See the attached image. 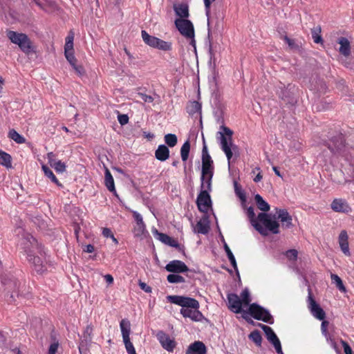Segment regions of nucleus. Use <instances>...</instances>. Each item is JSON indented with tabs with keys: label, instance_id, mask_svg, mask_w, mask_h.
<instances>
[{
	"label": "nucleus",
	"instance_id": "nucleus-57",
	"mask_svg": "<svg viewBox=\"0 0 354 354\" xmlns=\"http://www.w3.org/2000/svg\"><path fill=\"white\" fill-rule=\"evenodd\" d=\"M341 344L344 348V351L345 354H353L352 349L346 342L341 340Z\"/></svg>",
	"mask_w": 354,
	"mask_h": 354
},
{
	"label": "nucleus",
	"instance_id": "nucleus-46",
	"mask_svg": "<svg viewBox=\"0 0 354 354\" xmlns=\"http://www.w3.org/2000/svg\"><path fill=\"white\" fill-rule=\"evenodd\" d=\"M167 279L171 283H184L185 281L183 277L176 274H169Z\"/></svg>",
	"mask_w": 354,
	"mask_h": 354
},
{
	"label": "nucleus",
	"instance_id": "nucleus-52",
	"mask_svg": "<svg viewBox=\"0 0 354 354\" xmlns=\"http://www.w3.org/2000/svg\"><path fill=\"white\" fill-rule=\"evenodd\" d=\"M65 57L68 62L71 64V65H74V64L76 63L77 59L74 56V52L73 51H67L64 52Z\"/></svg>",
	"mask_w": 354,
	"mask_h": 354
},
{
	"label": "nucleus",
	"instance_id": "nucleus-26",
	"mask_svg": "<svg viewBox=\"0 0 354 354\" xmlns=\"http://www.w3.org/2000/svg\"><path fill=\"white\" fill-rule=\"evenodd\" d=\"M206 353V346L202 342H195L189 345L186 354H205Z\"/></svg>",
	"mask_w": 354,
	"mask_h": 354
},
{
	"label": "nucleus",
	"instance_id": "nucleus-51",
	"mask_svg": "<svg viewBox=\"0 0 354 354\" xmlns=\"http://www.w3.org/2000/svg\"><path fill=\"white\" fill-rule=\"evenodd\" d=\"M118 113V120L119 123L123 126L129 122V116L127 114H121L118 111H116Z\"/></svg>",
	"mask_w": 354,
	"mask_h": 354
},
{
	"label": "nucleus",
	"instance_id": "nucleus-25",
	"mask_svg": "<svg viewBox=\"0 0 354 354\" xmlns=\"http://www.w3.org/2000/svg\"><path fill=\"white\" fill-rule=\"evenodd\" d=\"M277 218L282 223V227L290 228L292 226V216L286 209H277Z\"/></svg>",
	"mask_w": 354,
	"mask_h": 354
},
{
	"label": "nucleus",
	"instance_id": "nucleus-15",
	"mask_svg": "<svg viewBox=\"0 0 354 354\" xmlns=\"http://www.w3.org/2000/svg\"><path fill=\"white\" fill-rule=\"evenodd\" d=\"M209 192L207 190H201L196 199V204L199 211L201 212H207L212 205V201Z\"/></svg>",
	"mask_w": 354,
	"mask_h": 354
},
{
	"label": "nucleus",
	"instance_id": "nucleus-42",
	"mask_svg": "<svg viewBox=\"0 0 354 354\" xmlns=\"http://www.w3.org/2000/svg\"><path fill=\"white\" fill-rule=\"evenodd\" d=\"M331 281L333 283L335 284L336 287L342 292L346 291V288L343 284L342 280L341 278L335 274H331L330 275Z\"/></svg>",
	"mask_w": 354,
	"mask_h": 354
},
{
	"label": "nucleus",
	"instance_id": "nucleus-32",
	"mask_svg": "<svg viewBox=\"0 0 354 354\" xmlns=\"http://www.w3.org/2000/svg\"><path fill=\"white\" fill-rule=\"evenodd\" d=\"M209 225L205 221L200 220L194 227V232L198 234H206L209 232Z\"/></svg>",
	"mask_w": 354,
	"mask_h": 354
},
{
	"label": "nucleus",
	"instance_id": "nucleus-55",
	"mask_svg": "<svg viewBox=\"0 0 354 354\" xmlns=\"http://www.w3.org/2000/svg\"><path fill=\"white\" fill-rule=\"evenodd\" d=\"M215 0H204L205 14L207 17H209L210 14V6L212 2Z\"/></svg>",
	"mask_w": 354,
	"mask_h": 354
},
{
	"label": "nucleus",
	"instance_id": "nucleus-58",
	"mask_svg": "<svg viewBox=\"0 0 354 354\" xmlns=\"http://www.w3.org/2000/svg\"><path fill=\"white\" fill-rule=\"evenodd\" d=\"M201 104L196 101H194L192 103V112L196 113V112L201 111Z\"/></svg>",
	"mask_w": 354,
	"mask_h": 354
},
{
	"label": "nucleus",
	"instance_id": "nucleus-5",
	"mask_svg": "<svg viewBox=\"0 0 354 354\" xmlns=\"http://www.w3.org/2000/svg\"><path fill=\"white\" fill-rule=\"evenodd\" d=\"M7 36L11 42L18 45L24 53L28 55L32 51L31 41L26 34L10 30L8 32Z\"/></svg>",
	"mask_w": 354,
	"mask_h": 354
},
{
	"label": "nucleus",
	"instance_id": "nucleus-29",
	"mask_svg": "<svg viewBox=\"0 0 354 354\" xmlns=\"http://www.w3.org/2000/svg\"><path fill=\"white\" fill-rule=\"evenodd\" d=\"M348 235L346 231H342L339 236V243L342 251L344 254L349 256V247L348 241Z\"/></svg>",
	"mask_w": 354,
	"mask_h": 354
},
{
	"label": "nucleus",
	"instance_id": "nucleus-8",
	"mask_svg": "<svg viewBox=\"0 0 354 354\" xmlns=\"http://www.w3.org/2000/svg\"><path fill=\"white\" fill-rule=\"evenodd\" d=\"M167 300L174 304L178 305L182 308H199V302L189 297L179 296V295H169L167 297Z\"/></svg>",
	"mask_w": 354,
	"mask_h": 354
},
{
	"label": "nucleus",
	"instance_id": "nucleus-10",
	"mask_svg": "<svg viewBox=\"0 0 354 354\" xmlns=\"http://www.w3.org/2000/svg\"><path fill=\"white\" fill-rule=\"evenodd\" d=\"M93 326L91 324H88L84 330L81 337V341L79 344V351L80 354H86L88 348L92 343Z\"/></svg>",
	"mask_w": 354,
	"mask_h": 354
},
{
	"label": "nucleus",
	"instance_id": "nucleus-30",
	"mask_svg": "<svg viewBox=\"0 0 354 354\" xmlns=\"http://www.w3.org/2000/svg\"><path fill=\"white\" fill-rule=\"evenodd\" d=\"M174 10L179 19H187L189 17V8L186 3H179L174 6Z\"/></svg>",
	"mask_w": 354,
	"mask_h": 354
},
{
	"label": "nucleus",
	"instance_id": "nucleus-50",
	"mask_svg": "<svg viewBox=\"0 0 354 354\" xmlns=\"http://www.w3.org/2000/svg\"><path fill=\"white\" fill-rule=\"evenodd\" d=\"M53 165H50L57 172L63 173L66 170V165L61 160H53Z\"/></svg>",
	"mask_w": 354,
	"mask_h": 354
},
{
	"label": "nucleus",
	"instance_id": "nucleus-48",
	"mask_svg": "<svg viewBox=\"0 0 354 354\" xmlns=\"http://www.w3.org/2000/svg\"><path fill=\"white\" fill-rule=\"evenodd\" d=\"M212 177V174H207L206 178L204 180V187H203L202 184L201 185V190H207V192H211Z\"/></svg>",
	"mask_w": 354,
	"mask_h": 354
},
{
	"label": "nucleus",
	"instance_id": "nucleus-17",
	"mask_svg": "<svg viewBox=\"0 0 354 354\" xmlns=\"http://www.w3.org/2000/svg\"><path fill=\"white\" fill-rule=\"evenodd\" d=\"M228 301V308L234 313H243L242 304L239 297L235 293H229L227 295Z\"/></svg>",
	"mask_w": 354,
	"mask_h": 354
},
{
	"label": "nucleus",
	"instance_id": "nucleus-56",
	"mask_svg": "<svg viewBox=\"0 0 354 354\" xmlns=\"http://www.w3.org/2000/svg\"><path fill=\"white\" fill-rule=\"evenodd\" d=\"M286 43L288 44V46L293 49H297L299 48V46L295 43L294 39H290L287 36L284 38Z\"/></svg>",
	"mask_w": 354,
	"mask_h": 354
},
{
	"label": "nucleus",
	"instance_id": "nucleus-49",
	"mask_svg": "<svg viewBox=\"0 0 354 354\" xmlns=\"http://www.w3.org/2000/svg\"><path fill=\"white\" fill-rule=\"evenodd\" d=\"M241 301L243 306L250 305V303L251 301L250 295L249 290L247 288L244 289L242 291V292L241 294Z\"/></svg>",
	"mask_w": 354,
	"mask_h": 354
},
{
	"label": "nucleus",
	"instance_id": "nucleus-38",
	"mask_svg": "<svg viewBox=\"0 0 354 354\" xmlns=\"http://www.w3.org/2000/svg\"><path fill=\"white\" fill-rule=\"evenodd\" d=\"M141 35L144 42L153 48L155 42L156 41L157 37L149 35L146 30H142Z\"/></svg>",
	"mask_w": 354,
	"mask_h": 354
},
{
	"label": "nucleus",
	"instance_id": "nucleus-12",
	"mask_svg": "<svg viewBox=\"0 0 354 354\" xmlns=\"http://www.w3.org/2000/svg\"><path fill=\"white\" fill-rule=\"evenodd\" d=\"M258 221L261 223L266 231H270L273 234H279V224L277 221L272 220L270 216L265 212H261L258 214ZM268 233L267 232V234Z\"/></svg>",
	"mask_w": 354,
	"mask_h": 354
},
{
	"label": "nucleus",
	"instance_id": "nucleus-62",
	"mask_svg": "<svg viewBox=\"0 0 354 354\" xmlns=\"http://www.w3.org/2000/svg\"><path fill=\"white\" fill-rule=\"evenodd\" d=\"M139 285H140V287L141 288V289L143 290L145 292H151V288L150 286H147L145 283L140 282Z\"/></svg>",
	"mask_w": 354,
	"mask_h": 354
},
{
	"label": "nucleus",
	"instance_id": "nucleus-27",
	"mask_svg": "<svg viewBox=\"0 0 354 354\" xmlns=\"http://www.w3.org/2000/svg\"><path fill=\"white\" fill-rule=\"evenodd\" d=\"M338 44L340 45L339 52L341 55L348 57L351 54V44L347 38L341 37L338 39Z\"/></svg>",
	"mask_w": 354,
	"mask_h": 354
},
{
	"label": "nucleus",
	"instance_id": "nucleus-34",
	"mask_svg": "<svg viewBox=\"0 0 354 354\" xmlns=\"http://www.w3.org/2000/svg\"><path fill=\"white\" fill-rule=\"evenodd\" d=\"M12 157L11 156L2 151L0 150V165L6 167V168L12 167Z\"/></svg>",
	"mask_w": 354,
	"mask_h": 354
},
{
	"label": "nucleus",
	"instance_id": "nucleus-4",
	"mask_svg": "<svg viewBox=\"0 0 354 354\" xmlns=\"http://www.w3.org/2000/svg\"><path fill=\"white\" fill-rule=\"evenodd\" d=\"M247 313L257 320H261L270 324H273V318L269 311L256 303L250 304L248 311H243V317L248 321L245 315Z\"/></svg>",
	"mask_w": 354,
	"mask_h": 354
},
{
	"label": "nucleus",
	"instance_id": "nucleus-19",
	"mask_svg": "<svg viewBox=\"0 0 354 354\" xmlns=\"http://www.w3.org/2000/svg\"><path fill=\"white\" fill-rule=\"evenodd\" d=\"M246 214L250 221L251 225L254 227V229L257 231H258L261 235L267 236L266 230L264 229L263 227L256 219L254 208L252 206L249 207L247 209Z\"/></svg>",
	"mask_w": 354,
	"mask_h": 354
},
{
	"label": "nucleus",
	"instance_id": "nucleus-9",
	"mask_svg": "<svg viewBox=\"0 0 354 354\" xmlns=\"http://www.w3.org/2000/svg\"><path fill=\"white\" fill-rule=\"evenodd\" d=\"M344 138L342 133H338L331 138L327 143L328 148L335 156H342L344 152Z\"/></svg>",
	"mask_w": 354,
	"mask_h": 354
},
{
	"label": "nucleus",
	"instance_id": "nucleus-41",
	"mask_svg": "<svg viewBox=\"0 0 354 354\" xmlns=\"http://www.w3.org/2000/svg\"><path fill=\"white\" fill-rule=\"evenodd\" d=\"M190 150V143L189 140L184 142L180 149V155L183 161L185 162L187 160Z\"/></svg>",
	"mask_w": 354,
	"mask_h": 354
},
{
	"label": "nucleus",
	"instance_id": "nucleus-45",
	"mask_svg": "<svg viewBox=\"0 0 354 354\" xmlns=\"http://www.w3.org/2000/svg\"><path fill=\"white\" fill-rule=\"evenodd\" d=\"M234 191L236 195L240 198L241 201V203L243 206H245V203L246 202V196L244 192L242 189L238 185L236 182H234Z\"/></svg>",
	"mask_w": 354,
	"mask_h": 354
},
{
	"label": "nucleus",
	"instance_id": "nucleus-18",
	"mask_svg": "<svg viewBox=\"0 0 354 354\" xmlns=\"http://www.w3.org/2000/svg\"><path fill=\"white\" fill-rule=\"evenodd\" d=\"M167 271L173 273H183L189 270L186 264L180 260H173L165 266Z\"/></svg>",
	"mask_w": 354,
	"mask_h": 354
},
{
	"label": "nucleus",
	"instance_id": "nucleus-54",
	"mask_svg": "<svg viewBox=\"0 0 354 354\" xmlns=\"http://www.w3.org/2000/svg\"><path fill=\"white\" fill-rule=\"evenodd\" d=\"M59 347L58 342H55L52 343L48 348V354H55L57 351Z\"/></svg>",
	"mask_w": 354,
	"mask_h": 354
},
{
	"label": "nucleus",
	"instance_id": "nucleus-6",
	"mask_svg": "<svg viewBox=\"0 0 354 354\" xmlns=\"http://www.w3.org/2000/svg\"><path fill=\"white\" fill-rule=\"evenodd\" d=\"M214 174L213 160L208 153L207 147L204 141L202 150V174L201 177V181H202L203 187H204V180L205 179L207 174Z\"/></svg>",
	"mask_w": 354,
	"mask_h": 354
},
{
	"label": "nucleus",
	"instance_id": "nucleus-44",
	"mask_svg": "<svg viewBox=\"0 0 354 354\" xmlns=\"http://www.w3.org/2000/svg\"><path fill=\"white\" fill-rule=\"evenodd\" d=\"M165 142L169 147H174L178 142L177 136L173 133L166 134L165 136Z\"/></svg>",
	"mask_w": 354,
	"mask_h": 354
},
{
	"label": "nucleus",
	"instance_id": "nucleus-14",
	"mask_svg": "<svg viewBox=\"0 0 354 354\" xmlns=\"http://www.w3.org/2000/svg\"><path fill=\"white\" fill-rule=\"evenodd\" d=\"M308 307L311 314L319 320H324L326 313L320 306L316 302L309 290L308 296Z\"/></svg>",
	"mask_w": 354,
	"mask_h": 354
},
{
	"label": "nucleus",
	"instance_id": "nucleus-39",
	"mask_svg": "<svg viewBox=\"0 0 354 354\" xmlns=\"http://www.w3.org/2000/svg\"><path fill=\"white\" fill-rule=\"evenodd\" d=\"M321 27L317 26L311 30L312 38L315 43L322 44L323 39L321 36Z\"/></svg>",
	"mask_w": 354,
	"mask_h": 354
},
{
	"label": "nucleus",
	"instance_id": "nucleus-37",
	"mask_svg": "<svg viewBox=\"0 0 354 354\" xmlns=\"http://www.w3.org/2000/svg\"><path fill=\"white\" fill-rule=\"evenodd\" d=\"M8 137L17 144H23L26 142L25 138L17 133L15 129L10 130Z\"/></svg>",
	"mask_w": 354,
	"mask_h": 354
},
{
	"label": "nucleus",
	"instance_id": "nucleus-43",
	"mask_svg": "<svg viewBox=\"0 0 354 354\" xmlns=\"http://www.w3.org/2000/svg\"><path fill=\"white\" fill-rule=\"evenodd\" d=\"M224 248H225V251L227 254V256L231 263V265L232 266V267L234 268L235 270L238 271V268H237V264H236L235 257H234V254H232L231 250L230 249V248L228 247V245L226 243H225V245H224Z\"/></svg>",
	"mask_w": 354,
	"mask_h": 354
},
{
	"label": "nucleus",
	"instance_id": "nucleus-2",
	"mask_svg": "<svg viewBox=\"0 0 354 354\" xmlns=\"http://www.w3.org/2000/svg\"><path fill=\"white\" fill-rule=\"evenodd\" d=\"M220 129L217 133V139L219 140L221 149L225 153L230 166L233 154L239 152L238 147L232 142L233 131L230 128L221 125Z\"/></svg>",
	"mask_w": 354,
	"mask_h": 354
},
{
	"label": "nucleus",
	"instance_id": "nucleus-35",
	"mask_svg": "<svg viewBox=\"0 0 354 354\" xmlns=\"http://www.w3.org/2000/svg\"><path fill=\"white\" fill-rule=\"evenodd\" d=\"M41 169L45 176L49 178L52 182H53L59 187H62V185L59 182V180H57L52 170L48 166L43 165Z\"/></svg>",
	"mask_w": 354,
	"mask_h": 354
},
{
	"label": "nucleus",
	"instance_id": "nucleus-13",
	"mask_svg": "<svg viewBox=\"0 0 354 354\" xmlns=\"http://www.w3.org/2000/svg\"><path fill=\"white\" fill-rule=\"evenodd\" d=\"M259 326L265 333L267 339L274 346L276 352L279 354H282L281 342L272 328L261 324Z\"/></svg>",
	"mask_w": 354,
	"mask_h": 354
},
{
	"label": "nucleus",
	"instance_id": "nucleus-33",
	"mask_svg": "<svg viewBox=\"0 0 354 354\" xmlns=\"http://www.w3.org/2000/svg\"><path fill=\"white\" fill-rule=\"evenodd\" d=\"M254 200L257 205V207L259 209L264 212L265 213L270 210V205L262 198L261 195H259V194H256L254 196Z\"/></svg>",
	"mask_w": 354,
	"mask_h": 354
},
{
	"label": "nucleus",
	"instance_id": "nucleus-1",
	"mask_svg": "<svg viewBox=\"0 0 354 354\" xmlns=\"http://www.w3.org/2000/svg\"><path fill=\"white\" fill-rule=\"evenodd\" d=\"M21 246L27 254L28 261L33 265L34 269L37 273L41 274L46 270V261L44 259L45 252L42 246L32 235H25L21 241Z\"/></svg>",
	"mask_w": 354,
	"mask_h": 354
},
{
	"label": "nucleus",
	"instance_id": "nucleus-20",
	"mask_svg": "<svg viewBox=\"0 0 354 354\" xmlns=\"http://www.w3.org/2000/svg\"><path fill=\"white\" fill-rule=\"evenodd\" d=\"M152 233L153 236L156 237V239H158L162 243L174 248L179 247V244L177 241H176L175 239L170 237L166 234L159 232L157 229H152Z\"/></svg>",
	"mask_w": 354,
	"mask_h": 354
},
{
	"label": "nucleus",
	"instance_id": "nucleus-47",
	"mask_svg": "<svg viewBox=\"0 0 354 354\" xmlns=\"http://www.w3.org/2000/svg\"><path fill=\"white\" fill-rule=\"evenodd\" d=\"M328 324H329V322L328 321H326V320L322 321V324H321L322 333L324 335V336L326 337V339H327L328 342L330 341V342L333 343V341L331 339L330 335L328 333V330H327Z\"/></svg>",
	"mask_w": 354,
	"mask_h": 354
},
{
	"label": "nucleus",
	"instance_id": "nucleus-28",
	"mask_svg": "<svg viewBox=\"0 0 354 354\" xmlns=\"http://www.w3.org/2000/svg\"><path fill=\"white\" fill-rule=\"evenodd\" d=\"M155 157L160 161H165L169 157V148L165 145H160L155 151Z\"/></svg>",
	"mask_w": 354,
	"mask_h": 354
},
{
	"label": "nucleus",
	"instance_id": "nucleus-36",
	"mask_svg": "<svg viewBox=\"0 0 354 354\" xmlns=\"http://www.w3.org/2000/svg\"><path fill=\"white\" fill-rule=\"evenodd\" d=\"M153 48H158L159 50L168 51L171 49V44L168 41H163L157 37L156 41Z\"/></svg>",
	"mask_w": 354,
	"mask_h": 354
},
{
	"label": "nucleus",
	"instance_id": "nucleus-23",
	"mask_svg": "<svg viewBox=\"0 0 354 354\" xmlns=\"http://www.w3.org/2000/svg\"><path fill=\"white\" fill-rule=\"evenodd\" d=\"M277 94L286 104H290L291 106H294L297 102L290 89L285 87H280L277 91Z\"/></svg>",
	"mask_w": 354,
	"mask_h": 354
},
{
	"label": "nucleus",
	"instance_id": "nucleus-63",
	"mask_svg": "<svg viewBox=\"0 0 354 354\" xmlns=\"http://www.w3.org/2000/svg\"><path fill=\"white\" fill-rule=\"evenodd\" d=\"M73 51V43L66 42L64 46V52Z\"/></svg>",
	"mask_w": 354,
	"mask_h": 354
},
{
	"label": "nucleus",
	"instance_id": "nucleus-21",
	"mask_svg": "<svg viewBox=\"0 0 354 354\" xmlns=\"http://www.w3.org/2000/svg\"><path fill=\"white\" fill-rule=\"evenodd\" d=\"M199 308H181L180 314L185 318H189L194 322H200L203 319V315Z\"/></svg>",
	"mask_w": 354,
	"mask_h": 354
},
{
	"label": "nucleus",
	"instance_id": "nucleus-7",
	"mask_svg": "<svg viewBox=\"0 0 354 354\" xmlns=\"http://www.w3.org/2000/svg\"><path fill=\"white\" fill-rule=\"evenodd\" d=\"M121 333L125 348L128 354H137L135 348L130 341L131 324L128 319H124L120 323Z\"/></svg>",
	"mask_w": 354,
	"mask_h": 354
},
{
	"label": "nucleus",
	"instance_id": "nucleus-24",
	"mask_svg": "<svg viewBox=\"0 0 354 354\" xmlns=\"http://www.w3.org/2000/svg\"><path fill=\"white\" fill-rule=\"evenodd\" d=\"M133 216L136 222V225L134 227V233L136 236H141L146 230V225L143 221L142 216L136 211L133 212Z\"/></svg>",
	"mask_w": 354,
	"mask_h": 354
},
{
	"label": "nucleus",
	"instance_id": "nucleus-40",
	"mask_svg": "<svg viewBox=\"0 0 354 354\" xmlns=\"http://www.w3.org/2000/svg\"><path fill=\"white\" fill-rule=\"evenodd\" d=\"M249 339L252 340L257 346H261L262 337L261 333L258 330H254L250 333L248 336Z\"/></svg>",
	"mask_w": 354,
	"mask_h": 354
},
{
	"label": "nucleus",
	"instance_id": "nucleus-60",
	"mask_svg": "<svg viewBox=\"0 0 354 354\" xmlns=\"http://www.w3.org/2000/svg\"><path fill=\"white\" fill-rule=\"evenodd\" d=\"M72 66L79 75H82L84 73V70L82 66L76 65V63L72 65Z\"/></svg>",
	"mask_w": 354,
	"mask_h": 354
},
{
	"label": "nucleus",
	"instance_id": "nucleus-64",
	"mask_svg": "<svg viewBox=\"0 0 354 354\" xmlns=\"http://www.w3.org/2000/svg\"><path fill=\"white\" fill-rule=\"evenodd\" d=\"M83 250L85 252L92 253L95 250V248L93 245L88 244L85 246V248Z\"/></svg>",
	"mask_w": 354,
	"mask_h": 354
},
{
	"label": "nucleus",
	"instance_id": "nucleus-11",
	"mask_svg": "<svg viewBox=\"0 0 354 354\" xmlns=\"http://www.w3.org/2000/svg\"><path fill=\"white\" fill-rule=\"evenodd\" d=\"M5 290L7 291V301L9 303H12L15 301V297H19V289L21 286V283L15 279H10L4 281Z\"/></svg>",
	"mask_w": 354,
	"mask_h": 354
},
{
	"label": "nucleus",
	"instance_id": "nucleus-59",
	"mask_svg": "<svg viewBox=\"0 0 354 354\" xmlns=\"http://www.w3.org/2000/svg\"><path fill=\"white\" fill-rule=\"evenodd\" d=\"M140 95L141 99L145 102H152L153 101V97L151 95H148L144 93H140Z\"/></svg>",
	"mask_w": 354,
	"mask_h": 354
},
{
	"label": "nucleus",
	"instance_id": "nucleus-3",
	"mask_svg": "<svg viewBox=\"0 0 354 354\" xmlns=\"http://www.w3.org/2000/svg\"><path fill=\"white\" fill-rule=\"evenodd\" d=\"M174 23L177 30L184 37L190 40L189 44L196 50L195 32L192 22L187 19H176Z\"/></svg>",
	"mask_w": 354,
	"mask_h": 354
},
{
	"label": "nucleus",
	"instance_id": "nucleus-31",
	"mask_svg": "<svg viewBox=\"0 0 354 354\" xmlns=\"http://www.w3.org/2000/svg\"><path fill=\"white\" fill-rule=\"evenodd\" d=\"M104 183L107 189L111 192L115 194L116 190L115 187L114 180L110 171L107 168L105 169Z\"/></svg>",
	"mask_w": 354,
	"mask_h": 354
},
{
	"label": "nucleus",
	"instance_id": "nucleus-53",
	"mask_svg": "<svg viewBox=\"0 0 354 354\" xmlns=\"http://www.w3.org/2000/svg\"><path fill=\"white\" fill-rule=\"evenodd\" d=\"M297 255H298V252L295 249H292V250H288L286 252V257L290 260V261H295L297 260Z\"/></svg>",
	"mask_w": 354,
	"mask_h": 354
},
{
	"label": "nucleus",
	"instance_id": "nucleus-22",
	"mask_svg": "<svg viewBox=\"0 0 354 354\" xmlns=\"http://www.w3.org/2000/svg\"><path fill=\"white\" fill-rule=\"evenodd\" d=\"M331 208L336 212L348 213L351 211L348 203L342 198L334 199L331 203Z\"/></svg>",
	"mask_w": 354,
	"mask_h": 354
},
{
	"label": "nucleus",
	"instance_id": "nucleus-16",
	"mask_svg": "<svg viewBox=\"0 0 354 354\" xmlns=\"http://www.w3.org/2000/svg\"><path fill=\"white\" fill-rule=\"evenodd\" d=\"M156 337L161 346L167 351L172 352L176 347V342L171 339L169 336L162 330L157 332Z\"/></svg>",
	"mask_w": 354,
	"mask_h": 354
},
{
	"label": "nucleus",
	"instance_id": "nucleus-61",
	"mask_svg": "<svg viewBox=\"0 0 354 354\" xmlns=\"http://www.w3.org/2000/svg\"><path fill=\"white\" fill-rule=\"evenodd\" d=\"M102 234L106 238H111L113 237V234L112 233L111 230L109 228L104 227L102 230Z\"/></svg>",
	"mask_w": 354,
	"mask_h": 354
}]
</instances>
